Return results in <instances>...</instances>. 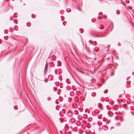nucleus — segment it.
Wrapping results in <instances>:
<instances>
[{"label":"nucleus","instance_id":"f257e3e1","mask_svg":"<svg viewBox=\"0 0 134 134\" xmlns=\"http://www.w3.org/2000/svg\"><path fill=\"white\" fill-rule=\"evenodd\" d=\"M102 107L101 106V105L100 104H99L98 105V108H97V109L98 110V111H97V110H95V112L97 113H98L99 112V111H101L102 110Z\"/></svg>","mask_w":134,"mask_h":134},{"label":"nucleus","instance_id":"f03ea898","mask_svg":"<svg viewBox=\"0 0 134 134\" xmlns=\"http://www.w3.org/2000/svg\"><path fill=\"white\" fill-rule=\"evenodd\" d=\"M69 124L70 125L72 123H73L74 121V119L70 118L69 119Z\"/></svg>","mask_w":134,"mask_h":134},{"label":"nucleus","instance_id":"7ed1b4c3","mask_svg":"<svg viewBox=\"0 0 134 134\" xmlns=\"http://www.w3.org/2000/svg\"><path fill=\"white\" fill-rule=\"evenodd\" d=\"M48 67V64H47V63H46V64L45 65L44 70V74H45L46 72Z\"/></svg>","mask_w":134,"mask_h":134},{"label":"nucleus","instance_id":"20e7f679","mask_svg":"<svg viewBox=\"0 0 134 134\" xmlns=\"http://www.w3.org/2000/svg\"><path fill=\"white\" fill-rule=\"evenodd\" d=\"M102 129L104 130H107L108 129V128L106 126L104 125L102 126Z\"/></svg>","mask_w":134,"mask_h":134},{"label":"nucleus","instance_id":"39448f33","mask_svg":"<svg viewBox=\"0 0 134 134\" xmlns=\"http://www.w3.org/2000/svg\"><path fill=\"white\" fill-rule=\"evenodd\" d=\"M72 115V113L70 111H68V116L71 117Z\"/></svg>","mask_w":134,"mask_h":134},{"label":"nucleus","instance_id":"423d86ee","mask_svg":"<svg viewBox=\"0 0 134 134\" xmlns=\"http://www.w3.org/2000/svg\"><path fill=\"white\" fill-rule=\"evenodd\" d=\"M92 44L94 46H95L96 45V42H93Z\"/></svg>","mask_w":134,"mask_h":134},{"label":"nucleus","instance_id":"0eeeda50","mask_svg":"<svg viewBox=\"0 0 134 134\" xmlns=\"http://www.w3.org/2000/svg\"><path fill=\"white\" fill-rule=\"evenodd\" d=\"M51 98L50 97H48L47 98V100L48 101H50L51 100Z\"/></svg>","mask_w":134,"mask_h":134},{"label":"nucleus","instance_id":"6e6552de","mask_svg":"<svg viewBox=\"0 0 134 134\" xmlns=\"http://www.w3.org/2000/svg\"><path fill=\"white\" fill-rule=\"evenodd\" d=\"M68 74L70 76H72V75L71 74L70 71L69 70H68Z\"/></svg>","mask_w":134,"mask_h":134},{"label":"nucleus","instance_id":"1a4fd4ad","mask_svg":"<svg viewBox=\"0 0 134 134\" xmlns=\"http://www.w3.org/2000/svg\"><path fill=\"white\" fill-rule=\"evenodd\" d=\"M12 27L10 28L9 29V30L10 32H12L13 31V30H11V29H12Z\"/></svg>","mask_w":134,"mask_h":134},{"label":"nucleus","instance_id":"9d476101","mask_svg":"<svg viewBox=\"0 0 134 134\" xmlns=\"http://www.w3.org/2000/svg\"><path fill=\"white\" fill-rule=\"evenodd\" d=\"M71 100V98H70V97H69L68 98V101H69V102H70V101Z\"/></svg>","mask_w":134,"mask_h":134},{"label":"nucleus","instance_id":"9b49d317","mask_svg":"<svg viewBox=\"0 0 134 134\" xmlns=\"http://www.w3.org/2000/svg\"><path fill=\"white\" fill-rule=\"evenodd\" d=\"M58 99H56L55 101V103L57 104H58V103H59V102H57V100H58Z\"/></svg>","mask_w":134,"mask_h":134},{"label":"nucleus","instance_id":"f8f14e48","mask_svg":"<svg viewBox=\"0 0 134 134\" xmlns=\"http://www.w3.org/2000/svg\"><path fill=\"white\" fill-rule=\"evenodd\" d=\"M13 16H11L10 18V20H12L13 19Z\"/></svg>","mask_w":134,"mask_h":134},{"label":"nucleus","instance_id":"ddd939ff","mask_svg":"<svg viewBox=\"0 0 134 134\" xmlns=\"http://www.w3.org/2000/svg\"><path fill=\"white\" fill-rule=\"evenodd\" d=\"M58 63L57 64V66H58L59 64V61H57Z\"/></svg>","mask_w":134,"mask_h":134},{"label":"nucleus","instance_id":"4468645a","mask_svg":"<svg viewBox=\"0 0 134 134\" xmlns=\"http://www.w3.org/2000/svg\"><path fill=\"white\" fill-rule=\"evenodd\" d=\"M70 11V9L69 8H68V12Z\"/></svg>","mask_w":134,"mask_h":134},{"label":"nucleus","instance_id":"2eb2a0df","mask_svg":"<svg viewBox=\"0 0 134 134\" xmlns=\"http://www.w3.org/2000/svg\"><path fill=\"white\" fill-rule=\"evenodd\" d=\"M17 13H15L13 14V16H14L15 17H16V16H15L14 15L15 14H16Z\"/></svg>","mask_w":134,"mask_h":134},{"label":"nucleus","instance_id":"dca6fc26","mask_svg":"<svg viewBox=\"0 0 134 134\" xmlns=\"http://www.w3.org/2000/svg\"><path fill=\"white\" fill-rule=\"evenodd\" d=\"M55 74H57V72L56 71V70H55Z\"/></svg>","mask_w":134,"mask_h":134},{"label":"nucleus","instance_id":"f3484780","mask_svg":"<svg viewBox=\"0 0 134 134\" xmlns=\"http://www.w3.org/2000/svg\"><path fill=\"white\" fill-rule=\"evenodd\" d=\"M63 24L64 26H65L66 25V24H64V22H63Z\"/></svg>","mask_w":134,"mask_h":134},{"label":"nucleus","instance_id":"a211bd4d","mask_svg":"<svg viewBox=\"0 0 134 134\" xmlns=\"http://www.w3.org/2000/svg\"><path fill=\"white\" fill-rule=\"evenodd\" d=\"M48 76H51L52 77L51 78L53 77V76H52V75H49Z\"/></svg>","mask_w":134,"mask_h":134},{"label":"nucleus","instance_id":"6ab92c4d","mask_svg":"<svg viewBox=\"0 0 134 134\" xmlns=\"http://www.w3.org/2000/svg\"><path fill=\"white\" fill-rule=\"evenodd\" d=\"M122 95L121 94H120V96H119V97H122Z\"/></svg>","mask_w":134,"mask_h":134},{"label":"nucleus","instance_id":"aec40b11","mask_svg":"<svg viewBox=\"0 0 134 134\" xmlns=\"http://www.w3.org/2000/svg\"><path fill=\"white\" fill-rule=\"evenodd\" d=\"M14 29L15 30H18V29H17V28H14Z\"/></svg>","mask_w":134,"mask_h":134},{"label":"nucleus","instance_id":"412c9836","mask_svg":"<svg viewBox=\"0 0 134 134\" xmlns=\"http://www.w3.org/2000/svg\"><path fill=\"white\" fill-rule=\"evenodd\" d=\"M27 23H26V25H27V26H30V24L29 25H27Z\"/></svg>","mask_w":134,"mask_h":134},{"label":"nucleus","instance_id":"4be33fe9","mask_svg":"<svg viewBox=\"0 0 134 134\" xmlns=\"http://www.w3.org/2000/svg\"><path fill=\"white\" fill-rule=\"evenodd\" d=\"M34 15V14H32V18H35V17H33V16H32V15Z\"/></svg>","mask_w":134,"mask_h":134},{"label":"nucleus","instance_id":"5701e85b","mask_svg":"<svg viewBox=\"0 0 134 134\" xmlns=\"http://www.w3.org/2000/svg\"><path fill=\"white\" fill-rule=\"evenodd\" d=\"M117 14H119V13L118 12V10H117Z\"/></svg>","mask_w":134,"mask_h":134},{"label":"nucleus","instance_id":"b1692460","mask_svg":"<svg viewBox=\"0 0 134 134\" xmlns=\"http://www.w3.org/2000/svg\"><path fill=\"white\" fill-rule=\"evenodd\" d=\"M64 97H66V95L65 94H64Z\"/></svg>","mask_w":134,"mask_h":134},{"label":"nucleus","instance_id":"393cba45","mask_svg":"<svg viewBox=\"0 0 134 134\" xmlns=\"http://www.w3.org/2000/svg\"><path fill=\"white\" fill-rule=\"evenodd\" d=\"M51 63V64H52L53 65H54V64H53V63Z\"/></svg>","mask_w":134,"mask_h":134},{"label":"nucleus","instance_id":"a878e982","mask_svg":"<svg viewBox=\"0 0 134 134\" xmlns=\"http://www.w3.org/2000/svg\"><path fill=\"white\" fill-rule=\"evenodd\" d=\"M66 82L67 83V79H66Z\"/></svg>","mask_w":134,"mask_h":134},{"label":"nucleus","instance_id":"bb28decb","mask_svg":"<svg viewBox=\"0 0 134 134\" xmlns=\"http://www.w3.org/2000/svg\"><path fill=\"white\" fill-rule=\"evenodd\" d=\"M65 104H64V105H63V107H64L65 106Z\"/></svg>","mask_w":134,"mask_h":134},{"label":"nucleus","instance_id":"cd10ccee","mask_svg":"<svg viewBox=\"0 0 134 134\" xmlns=\"http://www.w3.org/2000/svg\"><path fill=\"white\" fill-rule=\"evenodd\" d=\"M67 126V124H66L65 125V127H66V126Z\"/></svg>","mask_w":134,"mask_h":134},{"label":"nucleus","instance_id":"c85d7f7f","mask_svg":"<svg viewBox=\"0 0 134 134\" xmlns=\"http://www.w3.org/2000/svg\"><path fill=\"white\" fill-rule=\"evenodd\" d=\"M80 30H81V31H80H80H82V30H81V29H80Z\"/></svg>","mask_w":134,"mask_h":134},{"label":"nucleus","instance_id":"c756f323","mask_svg":"<svg viewBox=\"0 0 134 134\" xmlns=\"http://www.w3.org/2000/svg\"><path fill=\"white\" fill-rule=\"evenodd\" d=\"M25 5V3H24L23 4V5Z\"/></svg>","mask_w":134,"mask_h":134},{"label":"nucleus","instance_id":"7c9ffc66","mask_svg":"<svg viewBox=\"0 0 134 134\" xmlns=\"http://www.w3.org/2000/svg\"><path fill=\"white\" fill-rule=\"evenodd\" d=\"M80 33H82V31H80Z\"/></svg>","mask_w":134,"mask_h":134},{"label":"nucleus","instance_id":"2f4dec72","mask_svg":"<svg viewBox=\"0 0 134 134\" xmlns=\"http://www.w3.org/2000/svg\"><path fill=\"white\" fill-rule=\"evenodd\" d=\"M55 87H53V89L54 90H55Z\"/></svg>","mask_w":134,"mask_h":134},{"label":"nucleus","instance_id":"473e14b6","mask_svg":"<svg viewBox=\"0 0 134 134\" xmlns=\"http://www.w3.org/2000/svg\"><path fill=\"white\" fill-rule=\"evenodd\" d=\"M16 26L17 28H18V26H14V27H16Z\"/></svg>","mask_w":134,"mask_h":134},{"label":"nucleus","instance_id":"72a5a7b5","mask_svg":"<svg viewBox=\"0 0 134 134\" xmlns=\"http://www.w3.org/2000/svg\"><path fill=\"white\" fill-rule=\"evenodd\" d=\"M50 66L51 67H52V65H50Z\"/></svg>","mask_w":134,"mask_h":134},{"label":"nucleus","instance_id":"f704fd0d","mask_svg":"<svg viewBox=\"0 0 134 134\" xmlns=\"http://www.w3.org/2000/svg\"><path fill=\"white\" fill-rule=\"evenodd\" d=\"M69 92L70 93H70H71V92H70V91H69Z\"/></svg>","mask_w":134,"mask_h":134},{"label":"nucleus","instance_id":"c9c22d12","mask_svg":"<svg viewBox=\"0 0 134 134\" xmlns=\"http://www.w3.org/2000/svg\"><path fill=\"white\" fill-rule=\"evenodd\" d=\"M67 9H66V11L67 12Z\"/></svg>","mask_w":134,"mask_h":134},{"label":"nucleus","instance_id":"e433bc0d","mask_svg":"<svg viewBox=\"0 0 134 134\" xmlns=\"http://www.w3.org/2000/svg\"><path fill=\"white\" fill-rule=\"evenodd\" d=\"M89 42H91V41H89Z\"/></svg>","mask_w":134,"mask_h":134},{"label":"nucleus","instance_id":"4c0bfd02","mask_svg":"<svg viewBox=\"0 0 134 134\" xmlns=\"http://www.w3.org/2000/svg\"><path fill=\"white\" fill-rule=\"evenodd\" d=\"M66 88L67 89V86L66 87Z\"/></svg>","mask_w":134,"mask_h":134},{"label":"nucleus","instance_id":"58836bf2","mask_svg":"<svg viewBox=\"0 0 134 134\" xmlns=\"http://www.w3.org/2000/svg\"><path fill=\"white\" fill-rule=\"evenodd\" d=\"M57 93L58 94H59V93H58V92H57Z\"/></svg>","mask_w":134,"mask_h":134},{"label":"nucleus","instance_id":"ea45409f","mask_svg":"<svg viewBox=\"0 0 134 134\" xmlns=\"http://www.w3.org/2000/svg\"><path fill=\"white\" fill-rule=\"evenodd\" d=\"M21 133L20 132H19V134H20Z\"/></svg>","mask_w":134,"mask_h":134},{"label":"nucleus","instance_id":"a19ab883","mask_svg":"<svg viewBox=\"0 0 134 134\" xmlns=\"http://www.w3.org/2000/svg\"><path fill=\"white\" fill-rule=\"evenodd\" d=\"M14 109H15L14 107Z\"/></svg>","mask_w":134,"mask_h":134},{"label":"nucleus","instance_id":"79ce46f5","mask_svg":"<svg viewBox=\"0 0 134 134\" xmlns=\"http://www.w3.org/2000/svg\"><path fill=\"white\" fill-rule=\"evenodd\" d=\"M100 29H101V27H100Z\"/></svg>","mask_w":134,"mask_h":134},{"label":"nucleus","instance_id":"37998d69","mask_svg":"<svg viewBox=\"0 0 134 134\" xmlns=\"http://www.w3.org/2000/svg\"><path fill=\"white\" fill-rule=\"evenodd\" d=\"M61 20L62 21V19H61Z\"/></svg>","mask_w":134,"mask_h":134},{"label":"nucleus","instance_id":"c03bdc74","mask_svg":"<svg viewBox=\"0 0 134 134\" xmlns=\"http://www.w3.org/2000/svg\"><path fill=\"white\" fill-rule=\"evenodd\" d=\"M129 8L130 9H131V8H130V7H129Z\"/></svg>","mask_w":134,"mask_h":134}]
</instances>
